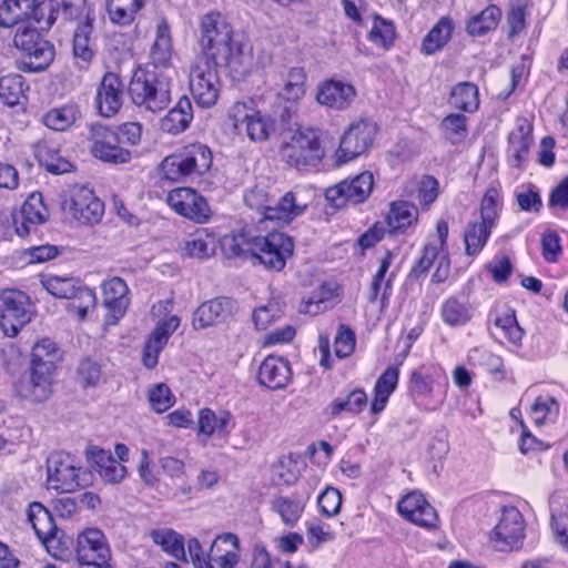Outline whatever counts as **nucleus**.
Masks as SVG:
<instances>
[{"instance_id": "obj_22", "label": "nucleus", "mask_w": 568, "mask_h": 568, "mask_svg": "<svg viewBox=\"0 0 568 568\" xmlns=\"http://www.w3.org/2000/svg\"><path fill=\"white\" fill-rule=\"evenodd\" d=\"M398 513L407 520L426 528H433L438 521L435 508L423 494L413 491L403 497L397 505Z\"/></svg>"}, {"instance_id": "obj_30", "label": "nucleus", "mask_w": 568, "mask_h": 568, "mask_svg": "<svg viewBox=\"0 0 568 568\" xmlns=\"http://www.w3.org/2000/svg\"><path fill=\"white\" fill-rule=\"evenodd\" d=\"M193 120L192 103L187 97H181L168 114L161 119V129L171 134L184 132Z\"/></svg>"}, {"instance_id": "obj_12", "label": "nucleus", "mask_w": 568, "mask_h": 568, "mask_svg": "<svg viewBox=\"0 0 568 568\" xmlns=\"http://www.w3.org/2000/svg\"><path fill=\"white\" fill-rule=\"evenodd\" d=\"M91 152L94 158L113 164L126 163L131 160V152L121 145L119 134L112 129L93 123L90 125Z\"/></svg>"}, {"instance_id": "obj_53", "label": "nucleus", "mask_w": 568, "mask_h": 568, "mask_svg": "<svg viewBox=\"0 0 568 568\" xmlns=\"http://www.w3.org/2000/svg\"><path fill=\"white\" fill-rule=\"evenodd\" d=\"M186 255L196 258H207L215 252L214 239L204 231L196 232L185 241Z\"/></svg>"}, {"instance_id": "obj_8", "label": "nucleus", "mask_w": 568, "mask_h": 568, "mask_svg": "<svg viewBox=\"0 0 568 568\" xmlns=\"http://www.w3.org/2000/svg\"><path fill=\"white\" fill-rule=\"evenodd\" d=\"M32 303L22 291L4 290L0 292V327L14 337L32 318Z\"/></svg>"}, {"instance_id": "obj_29", "label": "nucleus", "mask_w": 568, "mask_h": 568, "mask_svg": "<svg viewBox=\"0 0 568 568\" xmlns=\"http://www.w3.org/2000/svg\"><path fill=\"white\" fill-rule=\"evenodd\" d=\"M173 44L168 21L161 18L156 24L155 38L150 48L149 60L154 68L166 69L171 65Z\"/></svg>"}, {"instance_id": "obj_18", "label": "nucleus", "mask_w": 568, "mask_h": 568, "mask_svg": "<svg viewBox=\"0 0 568 568\" xmlns=\"http://www.w3.org/2000/svg\"><path fill=\"white\" fill-rule=\"evenodd\" d=\"M437 385L433 375L423 367L412 373L408 393L419 409L433 412L442 404L443 399L438 396Z\"/></svg>"}, {"instance_id": "obj_56", "label": "nucleus", "mask_w": 568, "mask_h": 568, "mask_svg": "<svg viewBox=\"0 0 568 568\" xmlns=\"http://www.w3.org/2000/svg\"><path fill=\"white\" fill-rule=\"evenodd\" d=\"M559 405L555 397L538 396L530 406V414L536 425H544L548 417L558 414Z\"/></svg>"}, {"instance_id": "obj_15", "label": "nucleus", "mask_w": 568, "mask_h": 568, "mask_svg": "<svg viewBox=\"0 0 568 568\" xmlns=\"http://www.w3.org/2000/svg\"><path fill=\"white\" fill-rule=\"evenodd\" d=\"M168 204L180 215L196 223H205L210 217V206L204 196L191 187L172 190Z\"/></svg>"}, {"instance_id": "obj_31", "label": "nucleus", "mask_w": 568, "mask_h": 568, "mask_svg": "<svg viewBox=\"0 0 568 568\" xmlns=\"http://www.w3.org/2000/svg\"><path fill=\"white\" fill-rule=\"evenodd\" d=\"M148 0H106V11L112 23L131 26Z\"/></svg>"}, {"instance_id": "obj_38", "label": "nucleus", "mask_w": 568, "mask_h": 568, "mask_svg": "<svg viewBox=\"0 0 568 568\" xmlns=\"http://www.w3.org/2000/svg\"><path fill=\"white\" fill-rule=\"evenodd\" d=\"M398 383V368L388 367L377 379L374 387V399L372 403V413L378 414L384 410L390 394L395 390Z\"/></svg>"}, {"instance_id": "obj_5", "label": "nucleus", "mask_w": 568, "mask_h": 568, "mask_svg": "<svg viewBox=\"0 0 568 568\" xmlns=\"http://www.w3.org/2000/svg\"><path fill=\"white\" fill-rule=\"evenodd\" d=\"M132 102L152 113L164 110L171 101L170 82L151 71L135 72L129 84Z\"/></svg>"}, {"instance_id": "obj_16", "label": "nucleus", "mask_w": 568, "mask_h": 568, "mask_svg": "<svg viewBox=\"0 0 568 568\" xmlns=\"http://www.w3.org/2000/svg\"><path fill=\"white\" fill-rule=\"evenodd\" d=\"M124 83L120 75L106 72L97 88L94 106L104 118L115 115L123 105Z\"/></svg>"}, {"instance_id": "obj_2", "label": "nucleus", "mask_w": 568, "mask_h": 568, "mask_svg": "<svg viewBox=\"0 0 568 568\" xmlns=\"http://www.w3.org/2000/svg\"><path fill=\"white\" fill-rule=\"evenodd\" d=\"M293 247L292 239L281 232H271L266 236L231 234L222 240V248L229 257L251 258L273 271L284 268Z\"/></svg>"}, {"instance_id": "obj_51", "label": "nucleus", "mask_w": 568, "mask_h": 568, "mask_svg": "<svg viewBox=\"0 0 568 568\" xmlns=\"http://www.w3.org/2000/svg\"><path fill=\"white\" fill-rule=\"evenodd\" d=\"M272 509L276 511L286 526H294L301 518L304 505L293 498L278 496L271 501Z\"/></svg>"}, {"instance_id": "obj_33", "label": "nucleus", "mask_w": 568, "mask_h": 568, "mask_svg": "<svg viewBox=\"0 0 568 568\" xmlns=\"http://www.w3.org/2000/svg\"><path fill=\"white\" fill-rule=\"evenodd\" d=\"M92 462L97 466L101 478L111 484L123 480L126 476V468L116 460L110 452L104 449H93L91 452Z\"/></svg>"}, {"instance_id": "obj_26", "label": "nucleus", "mask_w": 568, "mask_h": 568, "mask_svg": "<svg viewBox=\"0 0 568 568\" xmlns=\"http://www.w3.org/2000/svg\"><path fill=\"white\" fill-rule=\"evenodd\" d=\"M356 91L349 83L338 80H327L318 87L317 101L335 110L347 109L355 99Z\"/></svg>"}, {"instance_id": "obj_37", "label": "nucleus", "mask_w": 568, "mask_h": 568, "mask_svg": "<svg viewBox=\"0 0 568 568\" xmlns=\"http://www.w3.org/2000/svg\"><path fill=\"white\" fill-rule=\"evenodd\" d=\"M81 118L77 104H64L49 110L42 116L43 124L53 131H65Z\"/></svg>"}, {"instance_id": "obj_3", "label": "nucleus", "mask_w": 568, "mask_h": 568, "mask_svg": "<svg viewBox=\"0 0 568 568\" xmlns=\"http://www.w3.org/2000/svg\"><path fill=\"white\" fill-rule=\"evenodd\" d=\"M314 199V191L295 187L275 201L268 191L255 186L244 195L245 204L262 214L261 220L274 221L280 225L288 224L302 215Z\"/></svg>"}, {"instance_id": "obj_6", "label": "nucleus", "mask_w": 568, "mask_h": 568, "mask_svg": "<svg viewBox=\"0 0 568 568\" xmlns=\"http://www.w3.org/2000/svg\"><path fill=\"white\" fill-rule=\"evenodd\" d=\"M219 68V60L206 55H197L190 67V91L201 108L209 109L217 102L222 89Z\"/></svg>"}, {"instance_id": "obj_50", "label": "nucleus", "mask_w": 568, "mask_h": 568, "mask_svg": "<svg viewBox=\"0 0 568 568\" xmlns=\"http://www.w3.org/2000/svg\"><path fill=\"white\" fill-rule=\"evenodd\" d=\"M396 37L395 26L390 20L379 16L373 17V26L368 33L372 43L383 49H389Z\"/></svg>"}, {"instance_id": "obj_17", "label": "nucleus", "mask_w": 568, "mask_h": 568, "mask_svg": "<svg viewBox=\"0 0 568 568\" xmlns=\"http://www.w3.org/2000/svg\"><path fill=\"white\" fill-rule=\"evenodd\" d=\"M75 554L79 564L104 565L111 557L106 538L97 528H89L78 536Z\"/></svg>"}, {"instance_id": "obj_42", "label": "nucleus", "mask_w": 568, "mask_h": 568, "mask_svg": "<svg viewBox=\"0 0 568 568\" xmlns=\"http://www.w3.org/2000/svg\"><path fill=\"white\" fill-rule=\"evenodd\" d=\"M152 540L172 557L187 562L183 537L172 529L163 528L151 531Z\"/></svg>"}, {"instance_id": "obj_13", "label": "nucleus", "mask_w": 568, "mask_h": 568, "mask_svg": "<svg viewBox=\"0 0 568 568\" xmlns=\"http://www.w3.org/2000/svg\"><path fill=\"white\" fill-rule=\"evenodd\" d=\"M282 154L295 166L315 165L323 155L318 136L310 129L295 133L283 146Z\"/></svg>"}, {"instance_id": "obj_59", "label": "nucleus", "mask_w": 568, "mask_h": 568, "mask_svg": "<svg viewBox=\"0 0 568 568\" xmlns=\"http://www.w3.org/2000/svg\"><path fill=\"white\" fill-rule=\"evenodd\" d=\"M468 362L473 366H481L490 373H499L503 371V359L489 352L488 349L475 347L468 353Z\"/></svg>"}, {"instance_id": "obj_52", "label": "nucleus", "mask_w": 568, "mask_h": 568, "mask_svg": "<svg viewBox=\"0 0 568 568\" xmlns=\"http://www.w3.org/2000/svg\"><path fill=\"white\" fill-rule=\"evenodd\" d=\"M44 288L53 296L59 298H71L77 294L80 286L73 277L47 275L42 280Z\"/></svg>"}, {"instance_id": "obj_11", "label": "nucleus", "mask_w": 568, "mask_h": 568, "mask_svg": "<svg viewBox=\"0 0 568 568\" xmlns=\"http://www.w3.org/2000/svg\"><path fill=\"white\" fill-rule=\"evenodd\" d=\"M373 186V174L366 171L328 187L325 191V199L336 209L347 204H359L367 200Z\"/></svg>"}, {"instance_id": "obj_25", "label": "nucleus", "mask_w": 568, "mask_h": 568, "mask_svg": "<svg viewBox=\"0 0 568 568\" xmlns=\"http://www.w3.org/2000/svg\"><path fill=\"white\" fill-rule=\"evenodd\" d=\"M49 211L43 203L41 193H32L24 201L18 216L14 217L16 231L19 236H27L31 226L47 221Z\"/></svg>"}, {"instance_id": "obj_20", "label": "nucleus", "mask_w": 568, "mask_h": 568, "mask_svg": "<svg viewBox=\"0 0 568 568\" xmlns=\"http://www.w3.org/2000/svg\"><path fill=\"white\" fill-rule=\"evenodd\" d=\"M236 302L229 297H216L202 303L193 313L192 325L204 329L225 322L236 312Z\"/></svg>"}, {"instance_id": "obj_1", "label": "nucleus", "mask_w": 568, "mask_h": 568, "mask_svg": "<svg viewBox=\"0 0 568 568\" xmlns=\"http://www.w3.org/2000/svg\"><path fill=\"white\" fill-rule=\"evenodd\" d=\"M62 352L49 337L34 343L30 354V366L21 378L14 383V392L21 399L32 404L47 402L53 394V384Z\"/></svg>"}, {"instance_id": "obj_43", "label": "nucleus", "mask_w": 568, "mask_h": 568, "mask_svg": "<svg viewBox=\"0 0 568 568\" xmlns=\"http://www.w3.org/2000/svg\"><path fill=\"white\" fill-rule=\"evenodd\" d=\"M493 227V224H488L481 220L470 222L467 225L464 233L465 250L467 255L474 256L483 250Z\"/></svg>"}, {"instance_id": "obj_55", "label": "nucleus", "mask_w": 568, "mask_h": 568, "mask_svg": "<svg viewBox=\"0 0 568 568\" xmlns=\"http://www.w3.org/2000/svg\"><path fill=\"white\" fill-rule=\"evenodd\" d=\"M440 129L446 139L454 144L458 143L467 135V118L464 114H448L443 119Z\"/></svg>"}, {"instance_id": "obj_60", "label": "nucleus", "mask_w": 568, "mask_h": 568, "mask_svg": "<svg viewBox=\"0 0 568 568\" xmlns=\"http://www.w3.org/2000/svg\"><path fill=\"white\" fill-rule=\"evenodd\" d=\"M70 310L74 311L81 320L85 318L88 312L95 307L97 296L95 293L87 287L80 285L77 294L71 296Z\"/></svg>"}, {"instance_id": "obj_9", "label": "nucleus", "mask_w": 568, "mask_h": 568, "mask_svg": "<svg viewBox=\"0 0 568 568\" xmlns=\"http://www.w3.org/2000/svg\"><path fill=\"white\" fill-rule=\"evenodd\" d=\"M233 29L220 12L206 13L201 21L200 47L202 53L217 60L221 52H227L232 40Z\"/></svg>"}, {"instance_id": "obj_54", "label": "nucleus", "mask_w": 568, "mask_h": 568, "mask_svg": "<svg viewBox=\"0 0 568 568\" xmlns=\"http://www.w3.org/2000/svg\"><path fill=\"white\" fill-rule=\"evenodd\" d=\"M306 73L303 68H292L287 73L283 88V97L291 102H296L305 94Z\"/></svg>"}, {"instance_id": "obj_35", "label": "nucleus", "mask_w": 568, "mask_h": 568, "mask_svg": "<svg viewBox=\"0 0 568 568\" xmlns=\"http://www.w3.org/2000/svg\"><path fill=\"white\" fill-rule=\"evenodd\" d=\"M37 0H3L0 3V27L11 28L30 17Z\"/></svg>"}, {"instance_id": "obj_49", "label": "nucleus", "mask_w": 568, "mask_h": 568, "mask_svg": "<svg viewBox=\"0 0 568 568\" xmlns=\"http://www.w3.org/2000/svg\"><path fill=\"white\" fill-rule=\"evenodd\" d=\"M36 156L39 163L53 174H63L70 172L72 164L60 153L48 144H41L37 148Z\"/></svg>"}, {"instance_id": "obj_21", "label": "nucleus", "mask_w": 568, "mask_h": 568, "mask_svg": "<svg viewBox=\"0 0 568 568\" xmlns=\"http://www.w3.org/2000/svg\"><path fill=\"white\" fill-rule=\"evenodd\" d=\"M532 125L526 118H517L515 129L508 135L507 161L521 169L528 161L529 150L534 143Z\"/></svg>"}, {"instance_id": "obj_4", "label": "nucleus", "mask_w": 568, "mask_h": 568, "mask_svg": "<svg viewBox=\"0 0 568 568\" xmlns=\"http://www.w3.org/2000/svg\"><path fill=\"white\" fill-rule=\"evenodd\" d=\"M211 150L202 143H192L166 156L161 163L163 176L173 182L200 176L212 166Z\"/></svg>"}, {"instance_id": "obj_28", "label": "nucleus", "mask_w": 568, "mask_h": 568, "mask_svg": "<svg viewBox=\"0 0 568 568\" xmlns=\"http://www.w3.org/2000/svg\"><path fill=\"white\" fill-rule=\"evenodd\" d=\"M220 68L225 67L234 80H242L250 74L253 67L251 50L243 44H230L227 52H221L219 58Z\"/></svg>"}, {"instance_id": "obj_14", "label": "nucleus", "mask_w": 568, "mask_h": 568, "mask_svg": "<svg viewBox=\"0 0 568 568\" xmlns=\"http://www.w3.org/2000/svg\"><path fill=\"white\" fill-rule=\"evenodd\" d=\"M376 133L377 126L372 121L352 123L341 139L338 158L346 162L362 155L372 145Z\"/></svg>"}, {"instance_id": "obj_47", "label": "nucleus", "mask_w": 568, "mask_h": 568, "mask_svg": "<svg viewBox=\"0 0 568 568\" xmlns=\"http://www.w3.org/2000/svg\"><path fill=\"white\" fill-rule=\"evenodd\" d=\"M275 121L271 115L256 111L250 121L243 126L246 135L254 142L266 141L275 132Z\"/></svg>"}, {"instance_id": "obj_61", "label": "nucleus", "mask_w": 568, "mask_h": 568, "mask_svg": "<svg viewBox=\"0 0 568 568\" xmlns=\"http://www.w3.org/2000/svg\"><path fill=\"white\" fill-rule=\"evenodd\" d=\"M58 11L55 10L54 2L39 1L34 3V8L27 20L36 21L41 29H49L57 20Z\"/></svg>"}, {"instance_id": "obj_27", "label": "nucleus", "mask_w": 568, "mask_h": 568, "mask_svg": "<svg viewBox=\"0 0 568 568\" xmlns=\"http://www.w3.org/2000/svg\"><path fill=\"white\" fill-rule=\"evenodd\" d=\"M292 372L286 359L267 356L258 368V382L270 389H282L291 381Z\"/></svg>"}, {"instance_id": "obj_64", "label": "nucleus", "mask_w": 568, "mask_h": 568, "mask_svg": "<svg viewBox=\"0 0 568 568\" xmlns=\"http://www.w3.org/2000/svg\"><path fill=\"white\" fill-rule=\"evenodd\" d=\"M495 327L500 331V335L507 338L513 345L518 346L521 343L524 331L516 322L515 315L498 316L495 320Z\"/></svg>"}, {"instance_id": "obj_63", "label": "nucleus", "mask_w": 568, "mask_h": 568, "mask_svg": "<svg viewBox=\"0 0 568 568\" xmlns=\"http://www.w3.org/2000/svg\"><path fill=\"white\" fill-rule=\"evenodd\" d=\"M149 402L154 412L163 413L173 406L174 396L169 386L160 383L150 388Z\"/></svg>"}, {"instance_id": "obj_10", "label": "nucleus", "mask_w": 568, "mask_h": 568, "mask_svg": "<svg viewBox=\"0 0 568 568\" xmlns=\"http://www.w3.org/2000/svg\"><path fill=\"white\" fill-rule=\"evenodd\" d=\"M526 524L515 506L501 508L500 518L491 532V541L498 551L519 549L525 539Z\"/></svg>"}, {"instance_id": "obj_57", "label": "nucleus", "mask_w": 568, "mask_h": 568, "mask_svg": "<svg viewBox=\"0 0 568 568\" xmlns=\"http://www.w3.org/2000/svg\"><path fill=\"white\" fill-rule=\"evenodd\" d=\"M229 420V413H224L222 416L217 417L212 409L203 408L199 414V433L211 436L215 432H222L225 429Z\"/></svg>"}, {"instance_id": "obj_32", "label": "nucleus", "mask_w": 568, "mask_h": 568, "mask_svg": "<svg viewBox=\"0 0 568 568\" xmlns=\"http://www.w3.org/2000/svg\"><path fill=\"white\" fill-rule=\"evenodd\" d=\"M91 32V22H80L74 31L73 57L75 64L80 70H87L94 57V50L90 38Z\"/></svg>"}, {"instance_id": "obj_46", "label": "nucleus", "mask_w": 568, "mask_h": 568, "mask_svg": "<svg viewBox=\"0 0 568 568\" xmlns=\"http://www.w3.org/2000/svg\"><path fill=\"white\" fill-rule=\"evenodd\" d=\"M367 406V395L362 388L348 393L345 397L338 396L329 404L332 416H338L343 412L361 413Z\"/></svg>"}, {"instance_id": "obj_45", "label": "nucleus", "mask_w": 568, "mask_h": 568, "mask_svg": "<svg viewBox=\"0 0 568 568\" xmlns=\"http://www.w3.org/2000/svg\"><path fill=\"white\" fill-rule=\"evenodd\" d=\"M440 313L444 323L452 327L465 325L471 318L469 305L456 297L447 298L442 305Z\"/></svg>"}, {"instance_id": "obj_24", "label": "nucleus", "mask_w": 568, "mask_h": 568, "mask_svg": "<svg viewBox=\"0 0 568 568\" xmlns=\"http://www.w3.org/2000/svg\"><path fill=\"white\" fill-rule=\"evenodd\" d=\"M239 549L236 535L227 532L216 537L209 551V568H234L239 562Z\"/></svg>"}, {"instance_id": "obj_34", "label": "nucleus", "mask_w": 568, "mask_h": 568, "mask_svg": "<svg viewBox=\"0 0 568 568\" xmlns=\"http://www.w3.org/2000/svg\"><path fill=\"white\" fill-rule=\"evenodd\" d=\"M501 19V10L489 4L479 13L469 17L466 21V32L470 37H483L495 30Z\"/></svg>"}, {"instance_id": "obj_62", "label": "nucleus", "mask_w": 568, "mask_h": 568, "mask_svg": "<svg viewBox=\"0 0 568 568\" xmlns=\"http://www.w3.org/2000/svg\"><path fill=\"white\" fill-rule=\"evenodd\" d=\"M282 306L277 301H271L253 312V322L258 329H266L270 324L281 318Z\"/></svg>"}, {"instance_id": "obj_44", "label": "nucleus", "mask_w": 568, "mask_h": 568, "mask_svg": "<svg viewBox=\"0 0 568 568\" xmlns=\"http://www.w3.org/2000/svg\"><path fill=\"white\" fill-rule=\"evenodd\" d=\"M24 65L28 71L40 72L47 69L54 59V47L48 40L36 42L27 53Z\"/></svg>"}, {"instance_id": "obj_36", "label": "nucleus", "mask_w": 568, "mask_h": 568, "mask_svg": "<svg viewBox=\"0 0 568 568\" xmlns=\"http://www.w3.org/2000/svg\"><path fill=\"white\" fill-rule=\"evenodd\" d=\"M28 518L42 542L49 541L55 536L57 527L50 511L40 503H32L29 506Z\"/></svg>"}, {"instance_id": "obj_41", "label": "nucleus", "mask_w": 568, "mask_h": 568, "mask_svg": "<svg viewBox=\"0 0 568 568\" xmlns=\"http://www.w3.org/2000/svg\"><path fill=\"white\" fill-rule=\"evenodd\" d=\"M29 85L21 74H7L0 78V99L9 106H16L21 102Z\"/></svg>"}, {"instance_id": "obj_7", "label": "nucleus", "mask_w": 568, "mask_h": 568, "mask_svg": "<svg viewBox=\"0 0 568 568\" xmlns=\"http://www.w3.org/2000/svg\"><path fill=\"white\" fill-rule=\"evenodd\" d=\"M91 473L75 465L71 455L54 452L47 459V484L60 493H73L87 487Z\"/></svg>"}, {"instance_id": "obj_23", "label": "nucleus", "mask_w": 568, "mask_h": 568, "mask_svg": "<svg viewBox=\"0 0 568 568\" xmlns=\"http://www.w3.org/2000/svg\"><path fill=\"white\" fill-rule=\"evenodd\" d=\"M129 287L120 277H112L102 283L103 306L108 310V324H115L129 306Z\"/></svg>"}, {"instance_id": "obj_58", "label": "nucleus", "mask_w": 568, "mask_h": 568, "mask_svg": "<svg viewBox=\"0 0 568 568\" xmlns=\"http://www.w3.org/2000/svg\"><path fill=\"white\" fill-rule=\"evenodd\" d=\"M256 111L254 100L237 101L230 108L229 118L233 122L234 129L241 132L250 119L256 115Z\"/></svg>"}, {"instance_id": "obj_48", "label": "nucleus", "mask_w": 568, "mask_h": 568, "mask_svg": "<svg viewBox=\"0 0 568 568\" xmlns=\"http://www.w3.org/2000/svg\"><path fill=\"white\" fill-rule=\"evenodd\" d=\"M417 207L406 201L393 202L387 214L388 225L393 230L405 229L417 221Z\"/></svg>"}, {"instance_id": "obj_40", "label": "nucleus", "mask_w": 568, "mask_h": 568, "mask_svg": "<svg viewBox=\"0 0 568 568\" xmlns=\"http://www.w3.org/2000/svg\"><path fill=\"white\" fill-rule=\"evenodd\" d=\"M453 29L454 23L450 18H440L425 37L422 51L426 54H433L440 50L449 41Z\"/></svg>"}, {"instance_id": "obj_39", "label": "nucleus", "mask_w": 568, "mask_h": 568, "mask_svg": "<svg viewBox=\"0 0 568 568\" xmlns=\"http://www.w3.org/2000/svg\"><path fill=\"white\" fill-rule=\"evenodd\" d=\"M450 104L464 112H475L479 106L478 87L473 82H459L453 87Z\"/></svg>"}, {"instance_id": "obj_19", "label": "nucleus", "mask_w": 568, "mask_h": 568, "mask_svg": "<svg viewBox=\"0 0 568 568\" xmlns=\"http://www.w3.org/2000/svg\"><path fill=\"white\" fill-rule=\"evenodd\" d=\"M70 212L83 224H95L104 214V204L87 186H75L71 192Z\"/></svg>"}]
</instances>
